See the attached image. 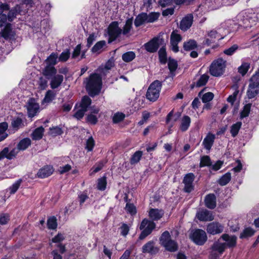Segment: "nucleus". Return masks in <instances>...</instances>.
<instances>
[{
  "instance_id": "c9c22d12",
  "label": "nucleus",
  "mask_w": 259,
  "mask_h": 259,
  "mask_svg": "<svg viewBox=\"0 0 259 259\" xmlns=\"http://www.w3.org/2000/svg\"><path fill=\"white\" fill-rule=\"evenodd\" d=\"M143 155V152L142 151H137L132 156L130 159V163L131 164L134 165L138 163L141 160Z\"/></svg>"
},
{
  "instance_id": "7ed1b4c3",
  "label": "nucleus",
  "mask_w": 259,
  "mask_h": 259,
  "mask_svg": "<svg viewBox=\"0 0 259 259\" xmlns=\"http://www.w3.org/2000/svg\"><path fill=\"white\" fill-rule=\"evenodd\" d=\"M0 29L1 36L6 39H12L14 38L15 32L11 28V25L7 23L5 15L0 16Z\"/></svg>"
},
{
  "instance_id": "a211bd4d",
  "label": "nucleus",
  "mask_w": 259,
  "mask_h": 259,
  "mask_svg": "<svg viewBox=\"0 0 259 259\" xmlns=\"http://www.w3.org/2000/svg\"><path fill=\"white\" fill-rule=\"evenodd\" d=\"M193 17L191 14L187 15L181 20L180 28L183 31L187 30L192 25Z\"/></svg>"
},
{
  "instance_id": "a19ab883",
  "label": "nucleus",
  "mask_w": 259,
  "mask_h": 259,
  "mask_svg": "<svg viewBox=\"0 0 259 259\" xmlns=\"http://www.w3.org/2000/svg\"><path fill=\"white\" fill-rule=\"evenodd\" d=\"M242 125V122L238 121L233 124L231 127L230 132L233 137H235L238 134Z\"/></svg>"
},
{
  "instance_id": "f257e3e1",
  "label": "nucleus",
  "mask_w": 259,
  "mask_h": 259,
  "mask_svg": "<svg viewBox=\"0 0 259 259\" xmlns=\"http://www.w3.org/2000/svg\"><path fill=\"white\" fill-rule=\"evenodd\" d=\"M221 238L226 241V243L221 242L219 240L215 241L211 247V252L209 255L210 259H219L223 254L227 246L229 248L234 247L236 244L237 238L235 236H230L225 234L221 236Z\"/></svg>"
},
{
  "instance_id": "a878e982",
  "label": "nucleus",
  "mask_w": 259,
  "mask_h": 259,
  "mask_svg": "<svg viewBox=\"0 0 259 259\" xmlns=\"http://www.w3.org/2000/svg\"><path fill=\"white\" fill-rule=\"evenodd\" d=\"M147 13H142L139 14L135 20L134 24L136 27H138L143 25L145 23H147Z\"/></svg>"
},
{
  "instance_id": "2f4dec72",
  "label": "nucleus",
  "mask_w": 259,
  "mask_h": 259,
  "mask_svg": "<svg viewBox=\"0 0 259 259\" xmlns=\"http://www.w3.org/2000/svg\"><path fill=\"white\" fill-rule=\"evenodd\" d=\"M259 93V87L254 86L252 84H249L247 91V96L249 99L255 97Z\"/></svg>"
},
{
  "instance_id": "0e129e2a",
  "label": "nucleus",
  "mask_w": 259,
  "mask_h": 259,
  "mask_svg": "<svg viewBox=\"0 0 259 259\" xmlns=\"http://www.w3.org/2000/svg\"><path fill=\"white\" fill-rule=\"evenodd\" d=\"M65 238V235L64 233H58L57 235H56L54 238L52 239V242L53 243H60L62 241H63Z\"/></svg>"
},
{
  "instance_id": "b1692460",
  "label": "nucleus",
  "mask_w": 259,
  "mask_h": 259,
  "mask_svg": "<svg viewBox=\"0 0 259 259\" xmlns=\"http://www.w3.org/2000/svg\"><path fill=\"white\" fill-rule=\"evenodd\" d=\"M191 123V118L188 115L183 116L181 119L180 129L182 132L186 131L189 127Z\"/></svg>"
},
{
  "instance_id": "4be33fe9",
  "label": "nucleus",
  "mask_w": 259,
  "mask_h": 259,
  "mask_svg": "<svg viewBox=\"0 0 259 259\" xmlns=\"http://www.w3.org/2000/svg\"><path fill=\"white\" fill-rule=\"evenodd\" d=\"M164 214V211L161 209L151 208L149 211V216L153 221L160 220Z\"/></svg>"
},
{
  "instance_id": "37998d69",
  "label": "nucleus",
  "mask_w": 259,
  "mask_h": 259,
  "mask_svg": "<svg viewBox=\"0 0 259 259\" xmlns=\"http://www.w3.org/2000/svg\"><path fill=\"white\" fill-rule=\"evenodd\" d=\"M135 57L136 54L133 51L126 52L122 55V59L125 62H130L133 61Z\"/></svg>"
},
{
  "instance_id": "774afa93",
  "label": "nucleus",
  "mask_w": 259,
  "mask_h": 259,
  "mask_svg": "<svg viewBox=\"0 0 259 259\" xmlns=\"http://www.w3.org/2000/svg\"><path fill=\"white\" fill-rule=\"evenodd\" d=\"M86 111V110L82 108H80L79 109L76 110V111L74 114V116L77 119H80L83 117Z\"/></svg>"
},
{
  "instance_id": "c756f323",
  "label": "nucleus",
  "mask_w": 259,
  "mask_h": 259,
  "mask_svg": "<svg viewBox=\"0 0 259 259\" xmlns=\"http://www.w3.org/2000/svg\"><path fill=\"white\" fill-rule=\"evenodd\" d=\"M156 248L154 247L153 241H149L142 247V251L144 253H154L156 252Z\"/></svg>"
},
{
  "instance_id": "f8f14e48",
  "label": "nucleus",
  "mask_w": 259,
  "mask_h": 259,
  "mask_svg": "<svg viewBox=\"0 0 259 259\" xmlns=\"http://www.w3.org/2000/svg\"><path fill=\"white\" fill-rule=\"evenodd\" d=\"M28 115L29 117H33L36 115L39 110V105L35 99H29L26 104Z\"/></svg>"
},
{
  "instance_id": "09e8293b",
  "label": "nucleus",
  "mask_w": 259,
  "mask_h": 259,
  "mask_svg": "<svg viewBox=\"0 0 259 259\" xmlns=\"http://www.w3.org/2000/svg\"><path fill=\"white\" fill-rule=\"evenodd\" d=\"M249 67V63L242 62L241 65L238 67V72L242 75H244L248 71Z\"/></svg>"
},
{
  "instance_id": "20e7f679",
  "label": "nucleus",
  "mask_w": 259,
  "mask_h": 259,
  "mask_svg": "<svg viewBox=\"0 0 259 259\" xmlns=\"http://www.w3.org/2000/svg\"><path fill=\"white\" fill-rule=\"evenodd\" d=\"M234 24L233 22L231 20H229L227 22L222 24L221 27L219 28L217 30H211L208 33V36L212 39H217L220 40L223 39L228 33H230L231 29L229 27L228 29L225 28L228 27V25H232Z\"/></svg>"
},
{
  "instance_id": "3c124183",
  "label": "nucleus",
  "mask_w": 259,
  "mask_h": 259,
  "mask_svg": "<svg viewBox=\"0 0 259 259\" xmlns=\"http://www.w3.org/2000/svg\"><path fill=\"white\" fill-rule=\"evenodd\" d=\"M125 209L127 213L132 215H134L137 213L136 207L133 203H127L125 207Z\"/></svg>"
},
{
  "instance_id": "e433bc0d",
  "label": "nucleus",
  "mask_w": 259,
  "mask_h": 259,
  "mask_svg": "<svg viewBox=\"0 0 259 259\" xmlns=\"http://www.w3.org/2000/svg\"><path fill=\"white\" fill-rule=\"evenodd\" d=\"M211 165V161L209 156L204 155L200 157L199 167H210Z\"/></svg>"
},
{
  "instance_id": "de8ad7c7",
  "label": "nucleus",
  "mask_w": 259,
  "mask_h": 259,
  "mask_svg": "<svg viewBox=\"0 0 259 259\" xmlns=\"http://www.w3.org/2000/svg\"><path fill=\"white\" fill-rule=\"evenodd\" d=\"M209 78V76L207 74H203L201 75L199 79L196 83V86L197 87H200L205 85V84L208 81Z\"/></svg>"
},
{
  "instance_id": "603ef678",
  "label": "nucleus",
  "mask_w": 259,
  "mask_h": 259,
  "mask_svg": "<svg viewBox=\"0 0 259 259\" xmlns=\"http://www.w3.org/2000/svg\"><path fill=\"white\" fill-rule=\"evenodd\" d=\"M47 226L49 229L54 230L57 228V223L55 217H53L48 219L47 221Z\"/></svg>"
},
{
  "instance_id": "e2e57ef3",
  "label": "nucleus",
  "mask_w": 259,
  "mask_h": 259,
  "mask_svg": "<svg viewBox=\"0 0 259 259\" xmlns=\"http://www.w3.org/2000/svg\"><path fill=\"white\" fill-rule=\"evenodd\" d=\"M252 84L254 86L259 87V72H256L250 78L249 84Z\"/></svg>"
},
{
  "instance_id": "69168bd1",
  "label": "nucleus",
  "mask_w": 259,
  "mask_h": 259,
  "mask_svg": "<svg viewBox=\"0 0 259 259\" xmlns=\"http://www.w3.org/2000/svg\"><path fill=\"white\" fill-rule=\"evenodd\" d=\"M213 97H214V95H213V94L211 93V92H208V93H206L205 94H204L202 98H201V99H202V101L203 103H207V102H208L209 101H210L211 100H212V99L213 98Z\"/></svg>"
},
{
  "instance_id": "39448f33",
  "label": "nucleus",
  "mask_w": 259,
  "mask_h": 259,
  "mask_svg": "<svg viewBox=\"0 0 259 259\" xmlns=\"http://www.w3.org/2000/svg\"><path fill=\"white\" fill-rule=\"evenodd\" d=\"M162 83L159 80H155L149 87L146 93V98L150 101L154 102L159 96Z\"/></svg>"
},
{
  "instance_id": "423d86ee",
  "label": "nucleus",
  "mask_w": 259,
  "mask_h": 259,
  "mask_svg": "<svg viewBox=\"0 0 259 259\" xmlns=\"http://www.w3.org/2000/svg\"><path fill=\"white\" fill-rule=\"evenodd\" d=\"M160 242L161 244L167 250L174 252L178 249L177 243L170 239L169 233L167 231L162 234L160 238Z\"/></svg>"
},
{
  "instance_id": "393cba45",
  "label": "nucleus",
  "mask_w": 259,
  "mask_h": 259,
  "mask_svg": "<svg viewBox=\"0 0 259 259\" xmlns=\"http://www.w3.org/2000/svg\"><path fill=\"white\" fill-rule=\"evenodd\" d=\"M57 73L56 69L51 65H47L43 70L42 73L47 78H52Z\"/></svg>"
},
{
  "instance_id": "6e6d98bb",
  "label": "nucleus",
  "mask_w": 259,
  "mask_h": 259,
  "mask_svg": "<svg viewBox=\"0 0 259 259\" xmlns=\"http://www.w3.org/2000/svg\"><path fill=\"white\" fill-rule=\"evenodd\" d=\"M250 108H251V104H246L243 108L242 111L240 113V118L241 119L246 117L248 116L250 111Z\"/></svg>"
},
{
  "instance_id": "473e14b6",
  "label": "nucleus",
  "mask_w": 259,
  "mask_h": 259,
  "mask_svg": "<svg viewBox=\"0 0 259 259\" xmlns=\"http://www.w3.org/2000/svg\"><path fill=\"white\" fill-rule=\"evenodd\" d=\"M44 133V128L42 126L36 128L32 133L31 137L33 140H38L42 138Z\"/></svg>"
},
{
  "instance_id": "4d7b16f0",
  "label": "nucleus",
  "mask_w": 259,
  "mask_h": 259,
  "mask_svg": "<svg viewBox=\"0 0 259 259\" xmlns=\"http://www.w3.org/2000/svg\"><path fill=\"white\" fill-rule=\"evenodd\" d=\"M63 132L61 128L59 126L50 128L49 134L53 137L60 135Z\"/></svg>"
},
{
  "instance_id": "052dcab7",
  "label": "nucleus",
  "mask_w": 259,
  "mask_h": 259,
  "mask_svg": "<svg viewBox=\"0 0 259 259\" xmlns=\"http://www.w3.org/2000/svg\"><path fill=\"white\" fill-rule=\"evenodd\" d=\"M70 52L69 50H66L63 51L58 57V61L60 62L66 61L70 57Z\"/></svg>"
},
{
  "instance_id": "c03bdc74",
  "label": "nucleus",
  "mask_w": 259,
  "mask_h": 259,
  "mask_svg": "<svg viewBox=\"0 0 259 259\" xmlns=\"http://www.w3.org/2000/svg\"><path fill=\"white\" fill-rule=\"evenodd\" d=\"M58 59V54L53 53L46 59V62L49 65L54 66L57 63Z\"/></svg>"
},
{
  "instance_id": "4c0bfd02",
  "label": "nucleus",
  "mask_w": 259,
  "mask_h": 259,
  "mask_svg": "<svg viewBox=\"0 0 259 259\" xmlns=\"http://www.w3.org/2000/svg\"><path fill=\"white\" fill-rule=\"evenodd\" d=\"M255 232L254 230L250 227L246 228L240 234V238L243 239L251 237L254 234Z\"/></svg>"
},
{
  "instance_id": "cd10ccee",
  "label": "nucleus",
  "mask_w": 259,
  "mask_h": 259,
  "mask_svg": "<svg viewBox=\"0 0 259 259\" xmlns=\"http://www.w3.org/2000/svg\"><path fill=\"white\" fill-rule=\"evenodd\" d=\"M20 7L19 6H16L14 9H12L9 11V13L7 17V23L11 25V28H12V25L9 22L12 21L16 17L18 12L20 11ZM7 16L6 15H5Z\"/></svg>"
},
{
  "instance_id": "13d9d810",
  "label": "nucleus",
  "mask_w": 259,
  "mask_h": 259,
  "mask_svg": "<svg viewBox=\"0 0 259 259\" xmlns=\"http://www.w3.org/2000/svg\"><path fill=\"white\" fill-rule=\"evenodd\" d=\"M38 88L41 90H44L48 87V80L45 77H40L38 81Z\"/></svg>"
},
{
  "instance_id": "9b49d317",
  "label": "nucleus",
  "mask_w": 259,
  "mask_h": 259,
  "mask_svg": "<svg viewBox=\"0 0 259 259\" xmlns=\"http://www.w3.org/2000/svg\"><path fill=\"white\" fill-rule=\"evenodd\" d=\"M121 32L122 30L119 27L118 22H112L108 27V42L110 43L115 40Z\"/></svg>"
},
{
  "instance_id": "8fccbe9b",
  "label": "nucleus",
  "mask_w": 259,
  "mask_h": 259,
  "mask_svg": "<svg viewBox=\"0 0 259 259\" xmlns=\"http://www.w3.org/2000/svg\"><path fill=\"white\" fill-rule=\"evenodd\" d=\"M160 13L151 12L149 14H147V23H152L156 21L159 18Z\"/></svg>"
},
{
  "instance_id": "7c9ffc66",
  "label": "nucleus",
  "mask_w": 259,
  "mask_h": 259,
  "mask_svg": "<svg viewBox=\"0 0 259 259\" xmlns=\"http://www.w3.org/2000/svg\"><path fill=\"white\" fill-rule=\"evenodd\" d=\"M56 96V92L53 90H48L44 98L42 104L49 103L51 102L53 100L55 99Z\"/></svg>"
},
{
  "instance_id": "dca6fc26",
  "label": "nucleus",
  "mask_w": 259,
  "mask_h": 259,
  "mask_svg": "<svg viewBox=\"0 0 259 259\" xmlns=\"http://www.w3.org/2000/svg\"><path fill=\"white\" fill-rule=\"evenodd\" d=\"M114 63L112 60H109L104 65H101L97 70L101 76L104 77L109 72V70L114 66Z\"/></svg>"
},
{
  "instance_id": "72a5a7b5",
  "label": "nucleus",
  "mask_w": 259,
  "mask_h": 259,
  "mask_svg": "<svg viewBox=\"0 0 259 259\" xmlns=\"http://www.w3.org/2000/svg\"><path fill=\"white\" fill-rule=\"evenodd\" d=\"M197 47V42L194 39H190L187 41L184 42L183 44L184 49L187 51L194 50Z\"/></svg>"
},
{
  "instance_id": "4468645a",
  "label": "nucleus",
  "mask_w": 259,
  "mask_h": 259,
  "mask_svg": "<svg viewBox=\"0 0 259 259\" xmlns=\"http://www.w3.org/2000/svg\"><path fill=\"white\" fill-rule=\"evenodd\" d=\"M195 179V175L193 173L186 174L183 179V183L184 184V191L190 193L194 189L193 181Z\"/></svg>"
},
{
  "instance_id": "ddd939ff",
  "label": "nucleus",
  "mask_w": 259,
  "mask_h": 259,
  "mask_svg": "<svg viewBox=\"0 0 259 259\" xmlns=\"http://www.w3.org/2000/svg\"><path fill=\"white\" fill-rule=\"evenodd\" d=\"M182 40V36L178 33V31H173L170 34V44L171 50L175 53L179 51L178 44Z\"/></svg>"
},
{
  "instance_id": "864d4df0",
  "label": "nucleus",
  "mask_w": 259,
  "mask_h": 259,
  "mask_svg": "<svg viewBox=\"0 0 259 259\" xmlns=\"http://www.w3.org/2000/svg\"><path fill=\"white\" fill-rule=\"evenodd\" d=\"M21 182L22 180L19 179L16 181L11 186L8 188V190L10 191V194H13L16 192L19 188Z\"/></svg>"
},
{
  "instance_id": "0eeeda50",
  "label": "nucleus",
  "mask_w": 259,
  "mask_h": 259,
  "mask_svg": "<svg viewBox=\"0 0 259 259\" xmlns=\"http://www.w3.org/2000/svg\"><path fill=\"white\" fill-rule=\"evenodd\" d=\"M189 237L198 245H203L207 239L205 232L199 229L191 230Z\"/></svg>"
},
{
  "instance_id": "5fc2aeb1",
  "label": "nucleus",
  "mask_w": 259,
  "mask_h": 259,
  "mask_svg": "<svg viewBox=\"0 0 259 259\" xmlns=\"http://www.w3.org/2000/svg\"><path fill=\"white\" fill-rule=\"evenodd\" d=\"M239 49V46L237 45H233L231 47L225 49L224 53L228 56L233 55Z\"/></svg>"
},
{
  "instance_id": "58836bf2",
  "label": "nucleus",
  "mask_w": 259,
  "mask_h": 259,
  "mask_svg": "<svg viewBox=\"0 0 259 259\" xmlns=\"http://www.w3.org/2000/svg\"><path fill=\"white\" fill-rule=\"evenodd\" d=\"M231 179V173L228 172L221 177V178L219 180L218 183L221 186H225L230 181Z\"/></svg>"
},
{
  "instance_id": "1a4fd4ad",
  "label": "nucleus",
  "mask_w": 259,
  "mask_h": 259,
  "mask_svg": "<svg viewBox=\"0 0 259 259\" xmlns=\"http://www.w3.org/2000/svg\"><path fill=\"white\" fill-rule=\"evenodd\" d=\"M155 224L153 221L146 219H144L140 226V229L142 231L139 236V239L143 240L150 234L155 228Z\"/></svg>"
},
{
  "instance_id": "aec40b11",
  "label": "nucleus",
  "mask_w": 259,
  "mask_h": 259,
  "mask_svg": "<svg viewBox=\"0 0 259 259\" xmlns=\"http://www.w3.org/2000/svg\"><path fill=\"white\" fill-rule=\"evenodd\" d=\"M216 197L213 194L207 195L204 199V203L206 207L209 209H213L217 205Z\"/></svg>"
},
{
  "instance_id": "c85d7f7f",
  "label": "nucleus",
  "mask_w": 259,
  "mask_h": 259,
  "mask_svg": "<svg viewBox=\"0 0 259 259\" xmlns=\"http://www.w3.org/2000/svg\"><path fill=\"white\" fill-rule=\"evenodd\" d=\"M106 41L105 40H101L97 42L92 49V51L94 53L100 54L106 46Z\"/></svg>"
},
{
  "instance_id": "f3484780",
  "label": "nucleus",
  "mask_w": 259,
  "mask_h": 259,
  "mask_svg": "<svg viewBox=\"0 0 259 259\" xmlns=\"http://www.w3.org/2000/svg\"><path fill=\"white\" fill-rule=\"evenodd\" d=\"M196 217L201 221H211L214 219L212 212L206 209H202L197 212Z\"/></svg>"
},
{
  "instance_id": "6ab92c4d",
  "label": "nucleus",
  "mask_w": 259,
  "mask_h": 259,
  "mask_svg": "<svg viewBox=\"0 0 259 259\" xmlns=\"http://www.w3.org/2000/svg\"><path fill=\"white\" fill-rule=\"evenodd\" d=\"M53 172L54 168L52 166L46 165L39 169L37 176L38 178L43 179L49 177Z\"/></svg>"
},
{
  "instance_id": "9d476101",
  "label": "nucleus",
  "mask_w": 259,
  "mask_h": 259,
  "mask_svg": "<svg viewBox=\"0 0 259 259\" xmlns=\"http://www.w3.org/2000/svg\"><path fill=\"white\" fill-rule=\"evenodd\" d=\"M163 42V39L161 36L159 35L153 38L148 42L144 44L145 49L148 52L154 53L157 51L160 45Z\"/></svg>"
},
{
  "instance_id": "49530a36",
  "label": "nucleus",
  "mask_w": 259,
  "mask_h": 259,
  "mask_svg": "<svg viewBox=\"0 0 259 259\" xmlns=\"http://www.w3.org/2000/svg\"><path fill=\"white\" fill-rule=\"evenodd\" d=\"M158 55L160 62L162 64H165L167 61L166 52L165 48L162 47L158 51Z\"/></svg>"
},
{
  "instance_id": "2eb2a0df",
  "label": "nucleus",
  "mask_w": 259,
  "mask_h": 259,
  "mask_svg": "<svg viewBox=\"0 0 259 259\" xmlns=\"http://www.w3.org/2000/svg\"><path fill=\"white\" fill-rule=\"evenodd\" d=\"M224 230V226L217 222L209 223L207 227L206 231L208 233L215 235L222 233Z\"/></svg>"
},
{
  "instance_id": "f03ea898",
  "label": "nucleus",
  "mask_w": 259,
  "mask_h": 259,
  "mask_svg": "<svg viewBox=\"0 0 259 259\" xmlns=\"http://www.w3.org/2000/svg\"><path fill=\"white\" fill-rule=\"evenodd\" d=\"M103 77L98 72L91 74L84 81L87 91L91 96L98 95L101 91Z\"/></svg>"
},
{
  "instance_id": "f704fd0d",
  "label": "nucleus",
  "mask_w": 259,
  "mask_h": 259,
  "mask_svg": "<svg viewBox=\"0 0 259 259\" xmlns=\"http://www.w3.org/2000/svg\"><path fill=\"white\" fill-rule=\"evenodd\" d=\"M8 125L7 122H4L0 123V142L4 140L7 137L8 134L6 133Z\"/></svg>"
},
{
  "instance_id": "680f3d73",
  "label": "nucleus",
  "mask_w": 259,
  "mask_h": 259,
  "mask_svg": "<svg viewBox=\"0 0 259 259\" xmlns=\"http://www.w3.org/2000/svg\"><path fill=\"white\" fill-rule=\"evenodd\" d=\"M95 146V141L92 137H90L86 141L85 149L88 151H91L93 150Z\"/></svg>"
},
{
  "instance_id": "bf43d9fd",
  "label": "nucleus",
  "mask_w": 259,
  "mask_h": 259,
  "mask_svg": "<svg viewBox=\"0 0 259 259\" xmlns=\"http://www.w3.org/2000/svg\"><path fill=\"white\" fill-rule=\"evenodd\" d=\"M125 117V115L121 112L115 113L112 117L113 122L115 123L121 121Z\"/></svg>"
},
{
  "instance_id": "bb28decb",
  "label": "nucleus",
  "mask_w": 259,
  "mask_h": 259,
  "mask_svg": "<svg viewBox=\"0 0 259 259\" xmlns=\"http://www.w3.org/2000/svg\"><path fill=\"white\" fill-rule=\"evenodd\" d=\"M31 143V140L28 138H26L22 139L18 143L17 146V148L19 151H23L26 150Z\"/></svg>"
},
{
  "instance_id": "79ce46f5",
  "label": "nucleus",
  "mask_w": 259,
  "mask_h": 259,
  "mask_svg": "<svg viewBox=\"0 0 259 259\" xmlns=\"http://www.w3.org/2000/svg\"><path fill=\"white\" fill-rule=\"evenodd\" d=\"M107 186L106 177L104 176L97 180V188L100 191H104L106 189Z\"/></svg>"
},
{
  "instance_id": "5701e85b",
  "label": "nucleus",
  "mask_w": 259,
  "mask_h": 259,
  "mask_svg": "<svg viewBox=\"0 0 259 259\" xmlns=\"http://www.w3.org/2000/svg\"><path fill=\"white\" fill-rule=\"evenodd\" d=\"M215 136L212 134H208L204 139L202 142V145L205 149L209 150L214 142Z\"/></svg>"
},
{
  "instance_id": "a18cd8bd",
  "label": "nucleus",
  "mask_w": 259,
  "mask_h": 259,
  "mask_svg": "<svg viewBox=\"0 0 259 259\" xmlns=\"http://www.w3.org/2000/svg\"><path fill=\"white\" fill-rule=\"evenodd\" d=\"M91 99L88 96H84L80 103L79 108H82L86 110L91 104Z\"/></svg>"
},
{
  "instance_id": "412c9836",
  "label": "nucleus",
  "mask_w": 259,
  "mask_h": 259,
  "mask_svg": "<svg viewBox=\"0 0 259 259\" xmlns=\"http://www.w3.org/2000/svg\"><path fill=\"white\" fill-rule=\"evenodd\" d=\"M64 77L61 74H55L51 78L50 85L52 89L58 88L62 83Z\"/></svg>"
},
{
  "instance_id": "ea45409f",
  "label": "nucleus",
  "mask_w": 259,
  "mask_h": 259,
  "mask_svg": "<svg viewBox=\"0 0 259 259\" xmlns=\"http://www.w3.org/2000/svg\"><path fill=\"white\" fill-rule=\"evenodd\" d=\"M133 19L128 18L126 20L125 24L123 28L122 33L123 35H127L132 28Z\"/></svg>"
},
{
  "instance_id": "6e6552de",
  "label": "nucleus",
  "mask_w": 259,
  "mask_h": 259,
  "mask_svg": "<svg viewBox=\"0 0 259 259\" xmlns=\"http://www.w3.org/2000/svg\"><path fill=\"white\" fill-rule=\"evenodd\" d=\"M226 62V61L222 58L214 60L210 67V73L214 76H221L224 72Z\"/></svg>"
},
{
  "instance_id": "338daca9",
  "label": "nucleus",
  "mask_w": 259,
  "mask_h": 259,
  "mask_svg": "<svg viewBox=\"0 0 259 259\" xmlns=\"http://www.w3.org/2000/svg\"><path fill=\"white\" fill-rule=\"evenodd\" d=\"M12 125L14 128L18 129L23 125L22 119L19 118L14 119L12 122Z\"/></svg>"
}]
</instances>
